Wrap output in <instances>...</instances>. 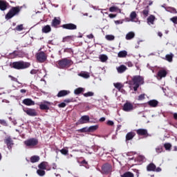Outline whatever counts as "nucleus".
<instances>
[{"mask_svg": "<svg viewBox=\"0 0 177 177\" xmlns=\"http://www.w3.org/2000/svg\"><path fill=\"white\" fill-rule=\"evenodd\" d=\"M113 86L116 89H118L119 91H121V88H124V85L120 82L114 83Z\"/></svg>", "mask_w": 177, "mask_h": 177, "instance_id": "nucleus-33", "label": "nucleus"}, {"mask_svg": "<svg viewBox=\"0 0 177 177\" xmlns=\"http://www.w3.org/2000/svg\"><path fill=\"white\" fill-rule=\"evenodd\" d=\"M168 74V72L165 69H160L158 71L157 75H156V78L158 80H162V78H165Z\"/></svg>", "mask_w": 177, "mask_h": 177, "instance_id": "nucleus-11", "label": "nucleus"}, {"mask_svg": "<svg viewBox=\"0 0 177 177\" xmlns=\"http://www.w3.org/2000/svg\"><path fill=\"white\" fill-rule=\"evenodd\" d=\"M88 122H89V115H83L76 124L80 125V124H88Z\"/></svg>", "mask_w": 177, "mask_h": 177, "instance_id": "nucleus-16", "label": "nucleus"}, {"mask_svg": "<svg viewBox=\"0 0 177 177\" xmlns=\"http://www.w3.org/2000/svg\"><path fill=\"white\" fill-rule=\"evenodd\" d=\"M128 55V52L127 50L120 51L118 54V57H127Z\"/></svg>", "mask_w": 177, "mask_h": 177, "instance_id": "nucleus-31", "label": "nucleus"}, {"mask_svg": "<svg viewBox=\"0 0 177 177\" xmlns=\"http://www.w3.org/2000/svg\"><path fill=\"white\" fill-rule=\"evenodd\" d=\"M8 77L10 78L11 81H13L14 82H19V80H17V78L12 76V75H8Z\"/></svg>", "mask_w": 177, "mask_h": 177, "instance_id": "nucleus-50", "label": "nucleus"}, {"mask_svg": "<svg viewBox=\"0 0 177 177\" xmlns=\"http://www.w3.org/2000/svg\"><path fill=\"white\" fill-rule=\"evenodd\" d=\"M156 151L158 153H162V151H164V148H162V147H158L156 149Z\"/></svg>", "mask_w": 177, "mask_h": 177, "instance_id": "nucleus-49", "label": "nucleus"}, {"mask_svg": "<svg viewBox=\"0 0 177 177\" xmlns=\"http://www.w3.org/2000/svg\"><path fill=\"white\" fill-rule=\"evenodd\" d=\"M23 24H21V25H18L16 27V30L17 31H21L23 30Z\"/></svg>", "mask_w": 177, "mask_h": 177, "instance_id": "nucleus-53", "label": "nucleus"}, {"mask_svg": "<svg viewBox=\"0 0 177 177\" xmlns=\"http://www.w3.org/2000/svg\"><path fill=\"white\" fill-rule=\"evenodd\" d=\"M24 111L30 117H36L37 115V111L34 109H24Z\"/></svg>", "mask_w": 177, "mask_h": 177, "instance_id": "nucleus-13", "label": "nucleus"}, {"mask_svg": "<svg viewBox=\"0 0 177 177\" xmlns=\"http://www.w3.org/2000/svg\"><path fill=\"white\" fill-rule=\"evenodd\" d=\"M81 164H82V165H84L85 167V168H89V165L88 164V162L86 160H83L81 162Z\"/></svg>", "mask_w": 177, "mask_h": 177, "instance_id": "nucleus-47", "label": "nucleus"}, {"mask_svg": "<svg viewBox=\"0 0 177 177\" xmlns=\"http://www.w3.org/2000/svg\"><path fill=\"white\" fill-rule=\"evenodd\" d=\"M118 10V8L115 6H112L109 8V12H117Z\"/></svg>", "mask_w": 177, "mask_h": 177, "instance_id": "nucleus-51", "label": "nucleus"}, {"mask_svg": "<svg viewBox=\"0 0 177 177\" xmlns=\"http://www.w3.org/2000/svg\"><path fill=\"white\" fill-rule=\"evenodd\" d=\"M86 37L88 38V39H93L94 36L93 34H90V35H87Z\"/></svg>", "mask_w": 177, "mask_h": 177, "instance_id": "nucleus-61", "label": "nucleus"}, {"mask_svg": "<svg viewBox=\"0 0 177 177\" xmlns=\"http://www.w3.org/2000/svg\"><path fill=\"white\" fill-rule=\"evenodd\" d=\"M61 23L62 21L60 20V18L57 19V17H55L51 22V26L54 27V28H57Z\"/></svg>", "mask_w": 177, "mask_h": 177, "instance_id": "nucleus-18", "label": "nucleus"}, {"mask_svg": "<svg viewBox=\"0 0 177 177\" xmlns=\"http://www.w3.org/2000/svg\"><path fill=\"white\" fill-rule=\"evenodd\" d=\"M115 24H122V21H121L120 20H117V21H115Z\"/></svg>", "mask_w": 177, "mask_h": 177, "instance_id": "nucleus-63", "label": "nucleus"}, {"mask_svg": "<svg viewBox=\"0 0 177 177\" xmlns=\"http://www.w3.org/2000/svg\"><path fill=\"white\" fill-rule=\"evenodd\" d=\"M22 103L25 104V106H34V104H35V102L30 98L24 99Z\"/></svg>", "mask_w": 177, "mask_h": 177, "instance_id": "nucleus-21", "label": "nucleus"}, {"mask_svg": "<svg viewBox=\"0 0 177 177\" xmlns=\"http://www.w3.org/2000/svg\"><path fill=\"white\" fill-rule=\"evenodd\" d=\"M79 75L80 77H82L83 78H89L90 75H89V73H81L80 74H79Z\"/></svg>", "mask_w": 177, "mask_h": 177, "instance_id": "nucleus-44", "label": "nucleus"}, {"mask_svg": "<svg viewBox=\"0 0 177 177\" xmlns=\"http://www.w3.org/2000/svg\"><path fill=\"white\" fill-rule=\"evenodd\" d=\"M100 172L103 175H109L113 172V166L110 163H105L102 165Z\"/></svg>", "mask_w": 177, "mask_h": 177, "instance_id": "nucleus-5", "label": "nucleus"}, {"mask_svg": "<svg viewBox=\"0 0 177 177\" xmlns=\"http://www.w3.org/2000/svg\"><path fill=\"white\" fill-rule=\"evenodd\" d=\"M132 38H135V33L133 32H129L126 35V39L129 40L132 39Z\"/></svg>", "mask_w": 177, "mask_h": 177, "instance_id": "nucleus-32", "label": "nucleus"}, {"mask_svg": "<svg viewBox=\"0 0 177 177\" xmlns=\"http://www.w3.org/2000/svg\"><path fill=\"white\" fill-rule=\"evenodd\" d=\"M71 102H73L72 99H66L64 100V103H71Z\"/></svg>", "mask_w": 177, "mask_h": 177, "instance_id": "nucleus-60", "label": "nucleus"}, {"mask_svg": "<svg viewBox=\"0 0 177 177\" xmlns=\"http://www.w3.org/2000/svg\"><path fill=\"white\" fill-rule=\"evenodd\" d=\"M149 6H147L146 7V9L142 11L143 16H145V17H147V16H149Z\"/></svg>", "mask_w": 177, "mask_h": 177, "instance_id": "nucleus-42", "label": "nucleus"}, {"mask_svg": "<svg viewBox=\"0 0 177 177\" xmlns=\"http://www.w3.org/2000/svg\"><path fill=\"white\" fill-rule=\"evenodd\" d=\"M170 20L174 24H177V17H174L171 18Z\"/></svg>", "mask_w": 177, "mask_h": 177, "instance_id": "nucleus-56", "label": "nucleus"}, {"mask_svg": "<svg viewBox=\"0 0 177 177\" xmlns=\"http://www.w3.org/2000/svg\"><path fill=\"white\" fill-rule=\"evenodd\" d=\"M107 125H109L110 127H113V125H114V122H113L111 120H108Z\"/></svg>", "mask_w": 177, "mask_h": 177, "instance_id": "nucleus-58", "label": "nucleus"}, {"mask_svg": "<svg viewBox=\"0 0 177 177\" xmlns=\"http://www.w3.org/2000/svg\"><path fill=\"white\" fill-rule=\"evenodd\" d=\"M24 145L27 147H30V148L35 147V146L38 145V139L35 138H30L24 141Z\"/></svg>", "mask_w": 177, "mask_h": 177, "instance_id": "nucleus-6", "label": "nucleus"}, {"mask_svg": "<svg viewBox=\"0 0 177 177\" xmlns=\"http://www.w3.org/2000/svg\"><path fill=\"white\" fill-rule=\"evenodd\" d=\"M60 151L61 154H63V156H68V149H62L59 150Z\"/></svg>", "mask_w": 177, "mask_h": 177, "instance_id": "nucleus-40", "label": "nucleus"}, {"mask_svg": "<svg viewBox=\"0 0 177 177\" xmlns=\"http://www.w3.org/2000/svg\"><path fill=\"white\" fill-rule=\"evenodd\" d=\"M69 93H70V91L62 90V91H59L57 96V97H63L64 96H67V95H69Z\"/></svg>", "mask_w": 177, "mask_h": 177, "instance_id": "nucleus-23", "label": "nucleus"}, {"mask_svg": "<svg viewBox=\"0 0 177 177\" xmlns=\"http://www.w3.org/2000/svg\"><path fill=\"white\" fill-rule=\"evenodd\" d=\"M136 133L138 136H145V138H147V136H149L147 129H139L136 130Z\"/></svg>", "mask_w": 177, "mask_h": 177, "instance_id": "nucleus-15", "label": "nucleus"}, {"mask_svg": "<svg viewBox=\"0 0 177 177\" xmlns=\"http://www.w3.org/2000/svg\"><path fill=\"white\" fill-rule=\"evenodd\" d=\"M37 175H39V176H44V175H45V174H46V172L45 171V170L39 169L37 170Z\"/></svg>", "mask_w": 177, "mask_h": 177, "instance_id": "nucleus-38", "label": "nucleus"}, {"mask_svg": "<svg viewBox=\"0 0 177 177\" xmlns=\"http://www.w3.org/2000/svg\"><path fill=\"white\" fill-rule=\"evenodd\" d=\"M156 21V16L151 15L147 19L148 24H154V21Z\"/></svg>", "mask_w": 177, "mask_h": 177, "instance_id": "nucleus-27", "label": "nucleus"}, {"mask_svg": "<svg viewBox=\"0 0 177 177\" xmlns=\"http://www.w3.org/2000/svg\"><path fill=\"white\" fill-rule=\"evenodd\" d=\"M59 68H67L71 66V60L64 58L57 62Z\"/></svg>", "mask_w": 177, "mask_h": 177, "instance_id": "nucleus-4", "label": "nucleus"}, {"mask_svg": "<svg viewBox=\"0 0 177 177\" xmlns=\"http://www.w3.org/2000/svg\"><path fill=\"white\" fill-rule=\"evenodd\" d=\"M114 35H108L106 36V39L108 40V41H114Z\"/></svg>", "mask_w": 177, "mask_h": 177, "instance_id": "nucleus-48", "label": "nucleus"}, {"mask_svg": "<svg viewBox=\"0 0 177 177\" xmlns=\"http://www.w3.org/2000/svg\"><path fill=\"white\" fill-rule=\"evenodd\" d=\"M109 17H110V19H114V17H117V15H115V14H109Z\"/></svg>", "mask_w": 177, "mask_h": 177, "instance_id": "nucleus-59", "label": "nucleus"}, {"mask_svg": "<svg viewBox=\"0 0 177 177\" xmlns=\"http://www.w3.org/2000/svg\"><path fill=\"white\" fill-rule=\"evenodd\" d=\"M145 95L141 94L138 96V100H145Z\"/></svg>", "mask_w": 177, "mask_h": 177, "instance_id": "nucleus-54", "label": "nucleus"}, {"mask_svg": "<svg viewBox=\"0 0 177 177\" xmlns=\"http://www.w3.org/2000/svg\"><path fill=\"white\" fill-rule=\"evenodd\" d=\"M8 6H9V3L5 0H0V10L5 12L8 9Z\"/></svg>", "mask_w": 177, "mask_h": 177, "instance_id": "nucleus-17", "label": "nucleus"}, {"mask_svg": "<svg viewBox=\"0 0 177 177\" xmlns=\"http://www.w3.org/2000/svg\"><path fill=\"white\" fill-rule=\"evenodd\" d=\"M166 10L170 12V13H177L176 8L173 7H167L166 8Z\"/></svg>", "mask_w": 177, "mask_h": 177, "instance_id": "nucleus-39", "label": "nucleus"}, {"mask_svg": "<svg viewBox=\"0 0 177 177\" xmlns=\"http://www.w3.org/2000/svg\"><path fill=\"white\" fill-rule=\"evenodd\" d=\"M44 104H39L40 110H49V106H50V102L48 101H44Z\"/></svg>", "mask_w": 177, "mask_h": 177, "instance_id": "nucleus-20", "label": "nucleus"}, {"mask_svg": "<svg viewBox=\"0 0 177 177\" xmlns=\"http://www.w3.org/2000/svg\"><path fill=\"white\" fill-rule=\"evenodd\" d=\"M134 109L135 107L133 106V104L132 103L127 102L124 104L122 110L124 111L129 112L132 111Z\"/></svg>", "mask_w": 177, "mask_h": 177, "instance_id": "nucleus-10", "label": "nucleus"}, {"mask_svg": "<svg viewBox=\"0 0 177 177\" xmlns=\"http://www.w3.org/2000/svg\"><path fill=\"white\" fill-rule=\"evenodd\" d=\"M48 56L44 51L39 52L36 54V59L39 63H45Z\"/></svg>", "mask_w": 177, "mask_h": 177, "instance_id": "nucleus-7", "label": "nucleus"}, {"mask_svg": "<svg viewBox=\"0 0 177 177\" xmlns=\"http://www.w3.org/2000/svg\"><path fill=\"white\" fill-rule=\"evenodd\" d=\"M93 95H95V93L92 91H88L87 93H85L83 94V96H84V97H89L91 96H93Z\"/></svg>", "mask_w": 177, "mask_h": 177, "instance_id": "nucleus-43", "label": "nucleus"}, {"mask_svg": "<svg viewBox=\"0 0 177 177\" xmlns=\"http://www.w3.org/2000/svg\"><path fill=\"white\" fill-rule=\"evenodd\" d=\"M61 27L64 28V30H77V25L73 23L63 24L62 25Z\"/></svg>", "mask_w": 177, "mask_h": 177, "instance_id": "nucleus-12", "label": "nucleus"}, {"mask_svg": "<svg viewBox=\"0 0 177 177\" xmlns=\"http://www.w3.org/2000/svg\"><path fill=\"white\" fill-rule=\"evenodd\" d=\"M0 124L4 127H8V123H6V120H0Z\"/></svg>", "mask_w": 177, "mask_h": 177, "instance_id": "nucleus-55", "label": "nucleus"}, {"mask_svg": "<svg viewBox=\"0 0 177 177\" xmlns=\"http://www.w3.org/2000/svg\"><path fill=\"white\" fill-rule=\"evenodd\" d=\"M126 66H128V67H133V64H132L131 62H127L125 63Z\"/></svg>", "mask_w": 177, "mask_h": 177, "instance_id": "nucleus-57", "label": "nucleus"}, {"mask_svg": "<svg viewBox=\"0 0 177 177\" xmlns=\"http://www.w3.org/2000/svg\"><path fill=\"white\" fill-rule=\"evenodd\" d=\"M164 147L165 150H171V147H172V145L169 143H165L164 145Z\"/></svg>", "mask_w": 177, "mask_h": 177, "instance_id": "nucleus-46", "label": "nucleus"}, {"mask_svg": "<svg viewBox=\"0 0 177 177\" xmlns=\"http://www.w3.org/2000/svg\"><path fill=\"white\" fill-rule=\"evenodd\" d=\"M98 128L99 125L91 126L88 127V132H95V131L97 130Z\"/></svg>", "mask_w": 177, "mask_h": 177, "instance_id": "nucleus-35", "label": "nucleus"}, {"mask_svg": "<svg viewBox=\"0 0 177 177\" xmlns=\"http://www.w3.org/2000/svg\"><path fill=\"white\" fill-rule=\"evenodd\" d=\"M39 169H41L45 171V169H48V162H41L38 165Z\"/></svg>", "mask_w": 177, "mask_h": 177, "instance_id": "nucleus-26", "label": "nucleus"}, {"mask_svg": "<svg viewBox=\"0 0 177 177\" xmlns=\"http://www.w3.org/2000/svg\"><path fill=\"white\" fill-rule=\"evenodd\" d=\"M138 160H140V161H143V160H145V156H138Z\"/></svg>", "mask_w": 177, "mask_h": 177, "instance_id": "nucleus-64", "label": "nucleus"}, {"mask_svg": "<svg viewBox=\"0 0 177 177\" xmlns=\"http://www.w3.org/2000/svg\"><path fill=\"white\" fill-rule=\"evenodd\" d=\"M118 74H122L128 70L127 66L122 64L116 68Z\"/></svg>", "mask_w": 177, "mask_h": 177, "instance_id": "nucleus-19", "label": "nucleus"}, {"mask_svg": "<svg viewBox=\"0 0 177 177\" xmlns=\"http://www.w3.org/2000/svg\"><path fill=\"white\" fill-rule=\"evenodd\" d=\"M147 171L148 172H161L162 169L160 167H157L154 163H149L147 166Z\"/></svg>", "mask_w": 177, "mask_h": 177, "instance_id": "nucleus-8", "label": "nucleus"}, {"mask_svg": "<svg viewBox=\"0 0 177 177\" xmlns=\"http://www.w3.org/2000/svg\"><path fill=\"white\" fill-rule=\"evenodd\" d=\"M24 56V52L22 50H15L9 54L10 59H16V57H23Z\"/></svg>", "mask_w": 177, "mask_h": 177, "instance_id": "nucleus-9", "label": "nucleus"}, {"mask_svg": "<svg viewBox=\"0 0 177 177\" xmlns=\"http://www.w3.org/2000/svg\"><path fill=\"white\" fill-rule=\"evenodd\" d=\"M137 16L138 15H136V12L135 11L131 12V13L130 14L131 21H135V19H136Z\"/></svg>", "mask_w": 177, "mask_h": 177, "instance_id": "nucleus-34", "label": "nucleus"}, {"mask_svg": "<svg viewBox=\"0 0 177 177\" xmlns=\"http://www.w3.org/2000/svg\"><path fill=\"white\" fill-rule=\"evenodd\" d=\"M121 177H134V175L131 171H127L121 176Z\"/></svg>", "mask_w": 177, "mask_h": 177, "instance_id": "nucleus-37", "label": "nucleus"}, {"mask_svg": "<svg viewBox=\"0 0 177 177\" xmlns=\"http://www.w3.org/2000/svg\"><path fill=\"white\" fill-rule=\"evenodd\" d=\"M4 143L7 145L8 150H12V147H13V140L12 138L8 137L4 140Z\"/></svg>", "mask_w": 177, "mask_h": 177, "instance_id": "nucleus-14", "label": "nucleus"}, {"mask_svg": "<svg viewBox=\"0 0 177 177\" xmlns=\"http://www.w3.org/2000/svg\"><path fill=\"white\" fill-rule=\"evenodd\" d=\"M143 84H145V78L140 75H134L132 77L131 80L129 81V84L133 86L134 92H136L139 86L143 85Z\"/></svg>", "mask_w": 177, "mask_h": 177, "instance_id": "nucleus-1", "label": "nucleus"}, {"mask_svg": "<svg viewBox=\"0 0 177 177\" xmlns=\"http://www.w3.org/2000/svg\"><path fill=\"white\" fill-rule=\"evenodd\" d=\"M99 121H100V122H104V121H106V118L102 117V118H100Z\"/></svg>", "mask_w": 177, "mask_h": 177, "instance_id": "nucleus-62", "label": "nucleus"}, {"mask_svg": "<svg viewBox=\"0 0 177 177\" xmlns=\"http://www.w3.org/2000/svg\"><path fill=\"white\" fill-rule=\"evenodd\" d=\"M84 92V88L79 87L74 91L75 95H80Z\"/></svg>", "mask_w": 177, "mask_h": 177, "instance_id": "nucleus-36", "label": "nucleus"}, {"mask_svg": "<svg viewBox=\"0 0 177 177\" xmlns=\"http://www.w3.org/2000/svg\"><path fill=\"white\" fill-rule=\"evenodd\" d=\"M78 132H81V133H84L85 132H89V129L88 127H84L78 130Z\"/></svg>", "mask_w": 177, "mask_h": 177, "instance_id": "nucleus-45", "label": "nucleus"}, {"mask_svg": "<svg viewBox=\"0 0 177 177\" xmlns=\"http://www.w3.org/2000/svg\"><path fill=\"white\" fill-rule=\"evenodd\" d=\"M66 106H67V104H66V102H62L60 104H58V107L59 109H64V107H66Z\"/></svg>", "mask_w": 177, "mask_h": 177, "instance_id": "nucleus-52", "label": "nucleus"}, {"mask_svg": "<svg viewBox=\"0 0 177 177\" xmlns=\"http://www.w3.org/2000/svg\"><path fill=\"white\" fill-rule=\"evenodd\" d=\"M31 66L30 62H26L24 61H17L10 64L11 68H15V70H24L28 68Z\"/></svg>", "mask_w": 177, "mask_h": 177, "instance_id": "nucleus-2", "label": "nucleus"}, {"mask_svg": "<svg viewBox=\"0 0 177 177\" xmlns=\"http://www.w3.org/2000/svg\"><path fill=\"white\" fill-rule=\"evenodd\" d=\"M30 162L34 164L35 162H38V161H39L40 158H39V156H32L30 157Z\"/></svg>", "mask_w": 177, "mask_h": 177, "instance_id": "nucleus-30", "label": "nucleus"}, {"mask_svg": "<svg viewBox=\"0 0 177 177\" xmlns=\"http://www.w3.org/2000/svg\"><path fill=\"white\" fill-rule=\"evenodd\" d=\"M107 59H109V57H107V55H102L100 56V59L103 63H104V62H107Z\"/></svg>", "mask_w": 177, "mask_h": 177, "instance_id": "nucleus-41", "label": "nucleus"}, {"mask_svg": "<svg viewBox=\"0 0 177 177\" xmlns=\"http://www.w3.org/2000/svg\"><path fill=\"white\" fill-rule=\"evenodd\" d=\"M136 136V133L135 132H129L126 135V141L128 142V140H132L133 138Z\"/></svg>", "mask_w": 177, "mask_h": 177, "instance_id": "nucleus-24", "label": "nucleus"}, {"mask_svg": "<svg viewBox=\"0 0 177 177\" xmlns=\"http://www.w3.org/2000/svg\"><path fill=\"white\" fill-rule=\"evenodd\" d=\"M23 7L21 6H15L12 7L8 12L6 15V20H10L12 17H15V16H18L19 13H20V11Z\"/></svg>", "mask_w": 177, "mask_h": 177, "instance_id": "nucleus-3", "label": "nucleus"}, {"mask_svg": "<svg viewBox=\"0 0 177 177\" xmlns=\"http://www.w3.org/2000/svg\"><path fill=\"white\" fill-rule=\"evenodd\" d=\"M76 38L75 35H69L63 37L62 42H71V41H74Z\"/></svg>", "mask_w": 177, "mask_h": 177, "instance_id": "nucleus-22", "label": "nucleus"}, {"mask_svg": "<svg viewBox=\"0 0 177 177\" xmlns=\"http://www.w3.org/2000/svg\"><path fill=\"white\" fill-rule=\"evenodd\" d=\"M41 31L44 34H48V32H50L52 31V28H50V26L46 25L42 28Z\"/></svg>", "mask_w": 177, "mask_h": 177, "instance_id": "nucleus-28", "label": "nucleus"}, {"mask_svg": "<svg viewBox=\"0 0 177 177\" xmlns=\"http://www.w3.org/2000/svg\"><path fill=\"white\" fill-rule=\"evenodd\" d=\"M174 59V54L172 53H170V54H167L165 55V60H167V62H169V63H172Z\"/></svg>", "mask_w": 177, "mask_h": 177, "instance_id": "nucleus-29", "label": "nucleus"}, {"mask_svg": "<svg viewBox=\"0 0 177 177\" xmlns=\"http://www.w3.org/2000/svg\"><path fill=\"white\" fill-rule=\"evenodd\" d=\"M147 104L149 107H157L158 106V102L157 100H151L147 102Z\"/></svg>", "mask_w": 177, "mask_h": 177, "instance_id": "nucleus-25", "label": "nucleus"}]
</instances>
